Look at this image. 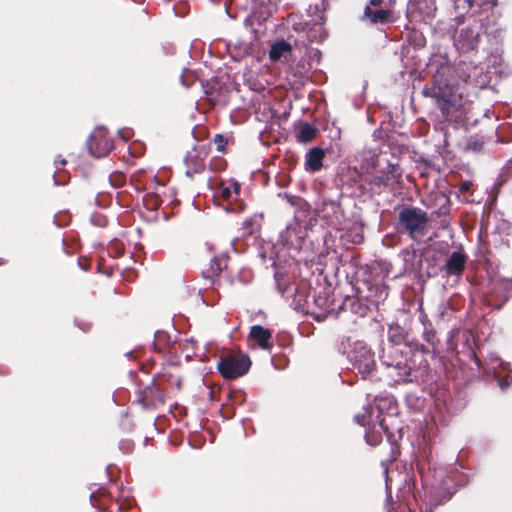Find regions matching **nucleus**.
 Wrapping results in <instances>:
<instances>
[{
  "instance_id": "1",
  "label": "nucleus",
  "mask_w": 512,
  "mask_h": 512,
  "mask_svg": "<svg viewBox=\"0 0 512 512\" xmlns=\"http://www.w3.org/2000/svg\"><path fill=\"white\" fill-rule=\"evenodd\" d=\"M429 222L426 211L416 206L404 205L398 211L396 229L411 240L419 242L428 233Z\"/></svg>"
},
{
  "instance_id": "2",
  "label": "nucleus",
  "mask_w": 512,
  "mask_h": 512,
  "mask_svg": "<svg viewBox=\"0 0 512 512\" xmlns=\"http://www.w3.org/2000/svg\"><path fill=\"white\" fill-rule=\"evenodd\" d=\"M251 359L242 352L228 353L221 356L217 369L224 379L232 380L245 375L251 367Z\"/></svg>"
},
{
  "instance_id": "3",
  "label": "nucleus",
  "mask_w": 512,
  "mask_h": 512,
  "mask_svg": "<svg viewBox=\"0 0 512 512\" xmlns=\"http://www.w3.org/2000/svg\"><path fill=\"white\" fill-rule=\"evenodd\" d=\"M165 389L156 383V379L153 376L150 384L144 388L139 389L136 393V401L144 409H156L165 403Z\"/></svg>"
},
{
  "instance_id": "4",
  "label": "nucleus",
  "mask_w": 512,
  "mask_h": 512,
  "mask_svg": "<svg viewBox=\"0 0 512 512\" xmlns=\"http://www.w3.org/2000/svg\"><path fill=\"white\" fill-rule=\"evenodd\" d=\"M451 73V66L449 64H441L436 73L434 74L433 84L425 85L422 94L425 97L435 98L436 101L444 98L447 91L450 89L448 76Z\"/></svg>"
},
{
  "instance_id": "5",
  "label": "nucleus",
  "mask_w": 512,
  "mask_h": 512,
  "mask_svg": "<svg viewBox=\"0 0 512 512\" xmlns=\"http://www.w3.org/2000/svg\"><path fill=\"white\" fill-rule=\"evenodd\" d=\"M89 153L96 158L107 156L113 149V141L104 129H96L87 140Z\"/></svg>"
},
{
  "instance_id": "6",
  "label": "nucleus",
  "mask_w": 512,
  "mask_h": 512,
  "mask_svg": "<svg viewBox=\"0 0 512 512\" xmlns=\"http://www.w3.org/2000/svg\"><path fill=\"white\" fill-rule=\"evenodd\" d=\"M208 151L204 146L194 148L189 151L184 159L186 165V175L192 178L195 174H201L205 170V158Z\"/></svg>"
},
{
  "instance_id": "7",
  "label": "nucleus",
  "mask_w": 512,
  "mask_h": 512,
  "mask_svg": "<svg viewBox=\"0 0 512 512\" xmlns=\"http://www.w3.org/2000/svg\"><path fill=\"white\" fill-rule=\"evenodd\" d=\"M351 361L364 379L370 375L375 367L374 354L366 347L354 349L351 355Z\"/></svg>"
},
{
  "instance_id": "8",
  "label": "nucleus",
  "mask_w": 512,
  "mask_h": 512,
  "mask_svg": "<svg viewBox=\"0 0 512 512\" xmlns=\"http://www.w3.org/2000/svg\"><path fill=\"white\" fill-rule=\"evenodd\" d=\"M156 383L165 389V393L179 392L182 388V378L175 367L164 368L154 375Z\"/></svg>"
},
{
  "instance_id": "9",
  "label": "nucleus",
  "mask_w": 512,
  "mask_h": 512,
  "mask_svg": "<svg viewBox=\"0 0 512 512\" xmlns=\"http://www.w3.org/2000/svg\"><path fill=\"white\" fill-rule=\"evenodd\" d=\"M479 42V33L474 27L462 28L454 39V45L461 52L474 50Z\"/></svg>"
},
{
  "instance_id": "10",
  "label": "nucleus",
  "mask_w": 512,
  "mask_h": 512,
  "mask_svg": "<svg viewBox=\"0 0 512 512\" xmlns=\"http://www.w3.org/2000/svg\"><path fill=\"white\" fill-rule=\"evenodd\" d=\"M273 332L261 325H253L248 334V341L253 342L258 348L270 351L273 347Z\"/></svg>"
},
{
  "instance_id": "11",
  "label": "nucleus",
  "mask_w": 512,
  "mask_h": 512,
  "mask_svg": "<svg viewBox=\"0 0 512 512\" xmlns=\"http://www.w3.org/2000/svg\"><path fill=\"white\" fill-rule=\"evenodd\" d=\"M467 255L463 251H453L448 257L444 270L448 276H461L466 268Z\"/></svg>"
},
{
  "instance_id": "12",
  "label": "nucleus",
  "mask_w": 512,
  "mask_h": 512,
  "mask_svg": "<svg viewBox=\"0 0 512 512\" xmlns=\"http://www.w3.org/2000/svg\"><path fill=\"white\" fill-rule=\"evenodd\" d=\"M322 213L323 218L327 219L331 226L340 225L344 216V211L340 202L335 200H324Z\"/></svg>"
},
{
  "instance_id": "13",
  "label": "nucleus",
  "mask_w": 512,
  "mask_h": 512,
  "mask_svg": "<svg viewBox=\"0 0 512 512\" xmlns=\"http://www.w3.org/2000/svg\"><path fill=\"white\" fill-rule=\"evenodd\" d=\"M362 20L369 21L372 24H386L392 22L393 18L390 10L366 6Z\"/></svg>"
},
{
  "instance_id": "14",
  "label": "nucleus",
  "mask_w": 512,
  "mask_h": 512,
  "mask_svg": "<svg viewBox=\"0 0 512 512\" xmlns=\"http://www.w3.org/2000/svg\"><path fill=\"white\" fill-rule=\"evenodd\" d=\"M325 151L320 147L311 148L305 155V170L310 173L318 172L323 167Z\"/></svg>"
},
{
  "instance_id": "15",
  "label": "nucleus",
  "mask_w": 512,
  "mask_h": 512,
  "mask_svg": "<svg viewBox=\"0 0 512 512\" xmlns=\"http://www.w3.org/2000/svg\"><path fill=\"white\" fill-rule=\"evenodd\" d=\"M229 257L226 254H221L210 260L209 267L203 270L205 278L214 279L228 266Z\"/></svg>"
},
{
  "instance_id": "16",
  "label": "nucleus",
  "mask_w": 512,
  "mask_h": 512,
  "mask_svg": "<svg viewBox=\"0 0 512 512\" xmlns=\"http://www.w3.org/2000/svg\"><path fill=\"white\" fill-rule=\"evenodd\" d=\"M292 46L284 39L275 41L269 51V59L272 62L280 61L282 58H286L288 54H291Z\"/></svg>"
},
{
  "instance_id": "17",
  "label": "nucleus",
  "mask_w": 512,
  "mask_h": 512,
  "mask_svg": "<svg viewBox=\"0 0 512 512\" xmlns=\"http://www.w3.org/2000/svg\"><path fill=\"white\" fill-rule=\"evenodd\" d=\"M390 180L391 177L389 173L385 171H379L372 175L369 180H367V183L374 193L380 194L389 185Z\"/></svg>"
},
{
  "instance_id": "18",
  "label": "nucleus",
  "mask_w": 512,
  "mask_h": 512,
  "mask_svg": "<svg viewBox=\"0 0 512 512\" xmlns=\"http://www.w3.org/2000/svg\"><path fill=\"white\" fill-rule=\"evenodd\" d=\"M170 336L165 331H157L153 342L154 350L158 353H166L170 347Z\"/></svg>"
},
{
  "instance_id": "19",
  "label": "nucleus",
  "mask_w": 512,
  "mask_h": 512,
  "mask_svg": "<svg viewBox=\"0 0 512 512\" xmlns=\"http://www.w3.org/2000/svg\"><path fill=\"white\" fill-rule=\"evenodd\" d=\"M317 134V128L309 123H303L300 126L297 134V140L301 143H308L312 141Z\"/></svg>"
},
{
  "instance_id": "20",
  "label": "nucleus",
  "mask_w": 512,
  "mask_h": 512,
  "mask_svg": "<svg viewBox=\"0 0 512 512\" xmlns=\"http://www.w3.org/2000/svg\"><path fill=\"white\" fill-rule=\"evenodd\" d=\"M451 88L447 91V95L444 98H440L437 100V106L440 109L442 116L445 120H448L451 117V108L453 107V103L451 101Z\"/></svg>"
},
{
  "instance_id": "21",
  "label": "nucleus",
  "mask_w": 512,
  "mask_h": 512,
  "mask_svg": "<svg viewBox=\"0 0 512 512\" xmlns=\"http://www.w3.org/2000/svg\"><path fill=\"white\" fill-rule=\"evenodd\" d=\"M343 310H350L353 313H361L362 306L358 298L354 296H347L343 301L341 307Z\"/></svg>"
},
{
  "instance_id": "22",
  "label": "nucleus",
  "mask_w": 512,
  "mask_h": 512,
  "mask_svg": "<svg viewBox=\"0 0 512 512\" xmlns=\"http://www.w3.org/2000/svg\"><path fill=\"white\" fill-rule=\"evenodd\" d=\"M372 407L367 405L364 407L363 413H358L354 416V420L357 424L361 426H366L369 424L370 418L372 416Z\"/></svg>"
},
{
  "instance_id": "23",
  "label": "nucleus",
  "mask_w": 512,
  "mask_h": 512,
  "mask_svg": "<svg viewBox=\"0 0 512 512\" xmlns=\"http://www.w3.org/2000/svg\"><path fill=\"white\" fill-rule=\"evenodd\" d=\"M109 182L114 188H120L126 183V176L120 171H114L109 175Z\"/></svg>"
},
{
  "instance_id": "24",
  "label": "nucleus",
  "mask_w": 512,
  "mask_h": 512,
  "mask_svg": "<svg viewBox=\"0 0 512 512\" xmlns=\"http://www.w3.org/2000/svg\"><path fill=\"white\" fill-rule=\"evenodd\" d=\"M204 93L210 97V100H216L215 93L217 91L218 82L216 80L201 82Z\"/></svg>"
},
{
  "instance_id": "25",
  "label": "nucleus",
  "mask_w": 512,
  "mask_h": 512,
  "mask_svg": "<svg viewBox=\"0 0 512 512\" xmlns=\"http://www.w3.org/2000/svg\"><path fill=\"white\" fill-rule=\"evenodd\" d=\"M423 339L427 343L431 344L432 346L435 345L436 333H435L431 323H428L427 326H424V329H423Z\"/></svg>"
},
{
  "instance_id": "26",
  "label": "nucleus",
  "mask_w": 512,
  "mask_h": 512,
  "mask_svg": "<svg viewBox=\"0 0 512 512\" xmlns=\"http://www.w3.org/2000/svg\"><path fill=\"white\" fill-rule=\"evenodd\" d=\"M484 142L476 137H470L466 144V149L473 152H480L483 149Z\"/></svg>"
},
{
  "instance_id": "27",
  "label": "nucleus",
  "mask_w": 512,
  "mask_h": 512,
  "mask_svg": "<svg viewBox=\"0 0 512 512\" xmlns=\"http://www.w3.org/2000/svg\"><path fill=\"white\" fill-rule=\"evenodd\" d=\"M229 399L233 405H242L246 400V395L241 390H234L229 392Z\"/></svg>"
},
{
  "instance_id": "28",
  "label": "nucleus",
  "mask_w": 512,
  "mask_h": 512,
  "mask_svg": "<svg viewBox=\"0 0 512 512\" xmlns=\"http://www.w3.org/2000/svg\"><path fill=\"white\" fill-rule=\"evenodd\" d=\"M108 252L114 257H120L124 253V246L121 242L115 240L109 245Z\"/></svg>"
},
{
  "instance_id": "29",
  "label": "nucleus",
  "mask_w": 512,
  "mask_h": 512,
  "mask_svg": "<svg viewBox=\"0 0 512 512\" xmlns=\"http://www.w3.org/2000/svg\"><path fill=\"white\" fill-rule=\"evenodd\" d=\"M284 199L292 206L302 207L306 204L305 200L300 196L290 195L287 193L284 194Z\"/></svg>"
},
{
  "instance_id": "30",
  "label": "nucleus",
  "mask_w": 512,
  "mask_h": 512,
  "mask_svg": "<svg viewBox=\"0 0 512 512\" xmlns=\"http://www.w3.org/2000/svg\"><path fill=\"white\" fill-rule=\"evenodd\" d=\"M213 142L216 144L217 151L225 152L228 140L223 135L216 134L213 138Z\"/></svg>"
},
{
  "instance_id": "31",
  "label": "nucleus",
  "mask_w": 512,
  "mask_h": 512,
  "mask_svg": "<svg viewBox=\"0 0 512 512\" xmlns=\"http://www.w3.org/2000/svg\"><path fill=\"white\" fill-rule=\"evenodd\" d=\"M365 439L369 445L376 446L381 442V435L375 432H367Z\"/></svg>"
},
{
  "instance_id": "32",
  "label": "nucleus",
  "mask_w": 512,
  "mask_h": 512,
  "mask_svg": "<svg viewBox=\"0 0 512 512\" xmlns=\"http://www.w3.org/2000/svg\"><path fill=\"white\" fill-rule=\"evenodd\" d=\"M145 201L149 209L155 210L159 206V198L154 194L147 195Z\"/></svg>"
},
{
  "instance_id": "33",
  "label": "nucleus",
  "mask_w": 512,
  "mask_h": 512,
  "mask_svg": "<svg viewBox=\"0 0 512 512\" xmlns=\"http://www.w3.org/2000/svg\"><path fill=\"white\" fill-rule=\"evenodd\" d=\"M313 301L314 303L320 307V308H323V309H326L327 307V302H328V299L326 296H322V295H313Z\"/></svg>"
},
{
  "instance_id": "34",
  "label": "nucleus",
  "mask_w": 512,
  "mask_h": 512,
  "mask_svg": "<svg viewBox=\"0 0 512 512\" xmlns=\"http://www.w3.org/2000/svg\"><path fill=\"white\" fill-rule=\"evenodd\" d=\"M502 177H504V180H507L508 178L512 177V160H510L505 167L502 170Z\"/></svg>"
},
{
  "instance_id": "35",
  "label": "nucleus",
  "mask_w": 512,
  "mask_h": 512,
  "mask_svg": "<svg viewBox=\"0 0 512 512\" xmlns=\"http://www.w3.org/2000/svg\"><path fill=\"white\" fill-rule=\"evenodd\" d=\"M253 223H254V219H253V218H249V219H247V220H245V221L243 222V228H244V229L246 230V232H247L248 234H250V235H251V234H253V232H254V231H253V229H252V225H253Z\"/></svg>"
},
{
  "instance_id": "36",
  "label": "nucleus",
  "mask_w": 512,
  "mask_h": 512,
  "mask_svg": "<svg viewBox=\"0 0 512 512\" xmlns=\"http://www.w3.org/2000/svg\"><path fill=\"white\" fill-rule=\"evenodd\" d=\"M419 320L423 324V326H427L428 323H431L430 320L428 319L427 314H425L423 311H421L420 313Z\"/></svg>"
},
{
  "instance_id": "37",
  "label": "nucleus",
  "mask_w": 512,
  "mask_h": 512,
  "mask_svg": "<svg viewBox=\"0 0 512 512\" xmlns=\"http://www.w3.org/2000/svg\"><path fill=\"white\" fill-rule=\"evenodd\" d=\"M188 77H189V78H191V79H190V82H186L185 77H184V76L182 77V83H183V85H184L186 88H189V87L193 84V82H194V80H195L193 75H189Z\"/></svg>"
},
{
  "instance_id": "38",
  "label": "nucleus",
  "mask_w": 512,
  "mask_h": 512,
  "mask_svg": "<svg viewBox=\"0 0 512 512\" xmlns=\"http://www.w3.org/2000/svg\"><path fill=\"white\" fill-rule=\"evenodd\" d=\"M496 3H497V0H479L478 5L483 6V5L490 4V5L494 6V5H496Z\"/></svg>"
},
{
  "instance_id": "39",
  "label": "nucleus",
  "mask_w": 512,
  "mask_h": 512,
  "mask_svg": "<svg viewBox=\"0 0 512 512\" xmlns=\"http://www.w3.org/2000/svg\"><path fill=\"white\" fill-rule=\"evenodd\" d=\"M224 166H225V161L222 158H219L218 160H216L215 169L222 170V169H224Z\"/></svg>"
},
{
  "instance_id": "40",
  "label": "nucleus",
  "mask_w": 512,
  "mask_h": 512,
  "mask_svg": "<svg viewBox=\"0 0 512 512\" xmlns=\"http://www.w3.org/2000/svg\"><path fill=\"white\" fill-rule=\"evenodd\" d=\"M383 3V0H370L369 5L373 8H378Z\"/></svg>"
},
{
  "instance_id": "41",
  "label": "nucleus",
  "mask_w": 512,
  "mask_h": 512,
  "mask_svg": "<svg viewBox=\"0 0 512 512\" xmlns=\"http://www.w3.org/2000/svg\"><path fill=\"white\" fill-rule=\"evenodd\" d=\"M221 195L224 199H229L230 198V195H231V192L229 190V188H223L222 189V192H221Z\"/></svg>"
},
{
  "instance_id": "42",
  "label": "nucleus",
  "mask_w": 512,
  "mask_h": 512,
  "mask_svg": "<svg viewBox=\"0 0 512 512\" xmlns=\"http://www.w3.org/2000/svg\"><path fill=\"white\" fill-rule=\"evenodd\" d=\"M469 187H470V183L464 182V183L461 184L460 190L465 192V191L469 190Z\"/></svg>"
},
{
  "instance_id": "43",
  "label": "nucleus",
  "mask_w": 512,
  "mask_h": 512,
  "mask_svg": "<svg viewBox=\"0 0 512 512\" xmlns=\"http://www.w3.org/2000/svg\"><path fill=\"white\" fill-rule=\"evenodd\" d=\"M56 162H59L61 165H65L66 164V160L64 158L57 159Z\"/></svg>"
},
{
  "instance_id": "44",
  "label": "nucleus",
  "mask_w": 512,
  "mask_h": 512,
  "mask_svg": "<svg viewBox=\"0 0 512 512\" xmlns=\"http://www.w3.org/2000/svg\"><path fill=\"white\" fill-rule=\"evenodd\" d=\"M6 262H7V261H6V259H4V258L0 257V266L5 265V264H6Z\"/></svg>"
},
{
  "instance_id": "45",
  "label": "nucleus",
  "mask_w": 512,
  "mask_h": 512,
  "mask_svg": "<svg viewBox=\"0 0 512 512\" xmlns=\"http://www.w3.org/2000/svg\"><path fill=\"white\" fill-rule=\"evenodd\" d=\"M420 350L422 353H428V350L423 345L420 346Z\"/></svg>"
},
{
  "instance_id": "46",
  "label": "nucleus",
  "mask_w": 512,
  "mask_h": 512,
  "mask_svg": "<svg viewBox=\"0 0 512 512\" xmlns=\"http://www.w3.org/2000/svg\"><path fill=\"white\" fill-rule=\"evenodd\" d=\"M78 264H79L83 269H85V270H87V269H88L86 266H83V264H82V260H81V259H79Z\"/></svg>"
},
{
  "instance_id": "47",
  "label": "nucleus",
  "mask_w": 512,
  "mask_h": 512,
  "mask_svg": "<svg viewBox=\"0 0 512 512\" xmlns=\"http://www.w3.org/2000/svg\"><path fill=\"white\" fill-rule=\"evenodd\" d=\"M509 289L512 290V279L509 281Z\"/></svg>"
}]
</instances>
